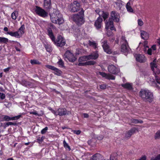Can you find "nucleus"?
Masks as SVG:
<instances>
[{
    "label": "nucleus",
    "mask_w": 160,
    "mask_h": 160,
    "mask_svg": "<svg viewBox=\"0 0 160 160\" xmlns=\"http://www.w3.org/2000/svg\"><path fill=\"white\" fill-rule=\"evenodd\" d=\"M139 94L142 99L145 102H151L153 100L154 97L152 93L148 89H141Z\"/></svg>",
    "instance_id": "f257e3e1"
},
{
    "label": "nucleus",
    "mask_w": 160,
    "mask_h": 160,
    "mask_svg": "<svg viewBox=\"0 0 160 160\" xmlns=\"http://www.w3.org/2000/svg\"><path fill=\"white\" fill-rule=\"evenodd\" d=\"M51 21L53 23L59 25L64 22L62 15L58 11H56L51 14H50Z\"/></svg>",
    "instance_id": "f03ea898"
},
{
    "label": "nucleus",
    "mask_w": 160,
    "mask_h": 160,
    "mask_svg": "<svg viewBox=\"0 0 160 160\" xmlns=\"http://www.w3.org/2000/svg\"><path fill=\"white\" fill-rule=\"evenodd\" d=\"M84 12V10L83 9H82L78 14H75L73 16V20L78 25H82L84 22L83 20Z\"/></svg>",
    "instance_id": "7ed1b4c3"
},
{
    "label": "nucleus",
    "mask_w": 160,
    "mask_h": 160,
    "mask_svg": "<svg viewBox=\"0 0 160 160\" xmlns=\"http://www.w3.org/2000/svg\"><path fill=\"white\" fill-rule=\"evenodd\" d=\"M80 4L78 1H75L71 3L70 5L69 9L72 12H76L79 10Z\"/></svg>",
    "instance_id": "20e7f679"
},
{
    "label": "nucleus",
    "mask_w": 160,
    "mask_h": 160,
    "mask_svg": "<svg viewBox=\"0 0 160 160\" xmlns=\"http://www.w3.org/2000/svg\"><path fill=\"white\" fill-rule=\"evenodd\" d=\"M35 11L38 15L42 17L45 18L48 16V13L45 10L39 7L36 6Z\"/></svg>",
    "instance_id": "39448f33"
},
{
    "label": "nucleus",
    "mask_w": 160,
    "mask_h": 160,
    "mask_svg": "<svg viewBox=\"0 0 160 160\" xmlns=\"http://www.w3.org/2000/svg\"><path fill=\"white\" fill-rule=\"evenodd\" d=\"M52 41L56 46L59 47H62L66 44L65 40L61 36L58 37L56 41L55 40V38Z\"/></svg>",
    "instance_id": "423d86ee"
},
{
    "label": "nucleus",
    "mask_w": 160,
    "mask_h": 160,
    "mask_svg": "<svg viewBox=\"0 0 160 160\" xmlns=\"http://www.w3.org/2000/svg\"><path fill=\"white\" fill-rule=\"evenodd\" d=\"M64 58L66 60L67 59L71 62H73L76 60V58L73 54L69 51H67L65 52Z\"/></svg>",
    "instance_id": "0eeeda50"
},
{
    "label": "nucleus",
    "mask_w": 160,
    "mask_h": 160,
    "mask_svg": "<svg viewBox=\"0 0 160 160\" xmlns=\"http://www.w3.org/2000/svg\"><path fill=\"white\" fill-rule=\"evenodd\" d=\"M108 70L110 73L115 75L117 74L120 72L119 69L113 65L108 66Z\"/></svg>",
    "instance_id": "6e6552de"
},
{
    "label": "nucleus",
    "mask_w": 160,
    "mask_h": 160,
    "mask_svg": "<svg viewBox=\"0 0 160 160\" xmlns=\"http://www.w3.org/2000/svg\"><path fill=\"white\" fill-rule=\"evenodd\" d=\"M119 16L118 13L115 11H112L111 12L110 17L109 18L110 20H111L113 21L118 22L119 20Z\"/></svg>",
    "instance_id": "1a4fd4ad"
},
{
    "label": "nucleus",
    "mask_w": 160,
    "mask_h": 160,
    "mask_svg": "<svg viewBox=\"0 0 160 160\" xmlns=\"http://www.w3.org/2000/svg\"><path fill=\"white\" fill-rule=\"evenodd\" d=\"M102 47L105 52L108 54H110L112 53L111 49L110 48L108 45L107 43V41L106 40H104L102 42Z\"/></svg>",
    "instance_id": "9d476101"
},
{
    "label": "nucleus",
    "mask_w": 160,
    "mask_h": 160,
    "mask_svg": "<svg viewBox=\"0 0 160 160\" xmlns=\"http://www.w3.org/2000/svg\"><path fill=\"white\" fill-rule=\"evenodd\" d=\"M58 115L60 116L68 115L70 113L69 111H67L65 108H59L58 110Z\"/></svg>",
    "instance_id": "9b49d317"
},
{
    "label": "nucleus",
    "mask_w": 160,
    "mask_h": 160,
    "mask_svg": "<svg viewBox=\"0 0 160 160\" xmlns=\"http://www.w3.org/2000/svg\"><path fill=\"white\" fill-rule=\"evenodd\" d=\"M136 60L140 63L144 62L146 60L144 56L142 54H136L134 55Z\"/></svg>",
    "instance_id": "f8f14e48"
},
{
    "label": "nucleus",
    "mask_w": 160,
    "mask_h": 160,
    "mask_svg": "<svg viewBox=\"0 0 160 160\" xmlns=\"http://www.w3.org/2000/svg\"><path fill=\"white\" fill-rule=\"evenodd\" d=\"M49 26L50 27L47 28V29L48 35L49 36L52 40L53 41L55 39V37L53 35L52 30V29L53 28V25L50 24Z\"/></svg>",
    "instance_id": "ddd939ff"
},
{
    "label": "nucleus",
    "mask_w": 160,
    "mask_h": 160,
    "mask_svg": "<svg viewBox=\"0 0 160 160\" xmlns=\"http://www.w3.org/2000/svg\"><path fill=\"white\" fill-rule=\"evenodd\" d=\"M43 7L46 10L51 9L52 8L51 0H44Z\"/></svg>",
    "instance_id": "4468645a"
},
{
    "label": "nucleus",
    "mask_w": 160,
    "mask_h": 160,
    "mask_svg": "<svg viewBox=\"0 0 160 160\" xmlns=\"http://www.w3.org/2000/svg\"><path fill=\"white\" fill-rule=\"evenodd\" d=\"M102 21V19L101 17H99L96 21L94 23V26L97 29H98L101 28Z\"/></svg>",
    "instance_id": "2eb2a0df"
},
{
    "label": "nucleus",
    "mask_w": 160,
    "mask_h": 160,
    "mask_svg": "<svg viewBox=\"0 0 160 160\" xmlns=\"http://www.w3.org/2000/svg\"><path fill=\"white\" fill-rule=\"evenodd\" d=\"M104 157L101 154L97 153L93 155L90 160H104Z\"/></svg>",
    "instance_id": "dca6fc26"
},
{
    "label": "nucleus",
    "mask_w": 160,
    "mask_h": 160,
    "mask_svg": "<svg viewBox=\"0 0 160 160\" xmlns=\"http://www.w3.org/2000/svg\"><path fill=\"white\" fill-rule=\"evenodd\" d=\"M99 74L103 77H105L106 78L108 79L114 80L115 77L110 74H107L104 72H99Z\"/></svg>",
    "instance_id": "f3484780"
},
{
    "label": "nucleus",
    "mask_w": 160,
    "mask_h": 160,
    "mask_svg": "<svg viewBox=\"0 0 160 160\" xmlns=\"http://www.w3.org/2000/svg\"><path fill=\"white\" fill-rule=\"evenodd\" d=\"M121 51L124 53L127 52L130 50L128 43L121 44Z\"/></svg>",
    "instance_id": "a211bd4d"
},
{
    "label": "nucleus",
    "mask_w": 160,
    "mask_h": 160,
    "mask_svg": "<svg viewBox=\"0 0 160 160\" xmlns=\"http://www.w3.org/2000/svg\"><path fill=\"white\" fill-rule=\"evenodd\" d=\"M136 130V128H132L125 133V137L127 138H130L131 135L135 132Z\"/></svg>",
    "instance_id": "6ab92c4d"
},
{
    "label": "nucleus",
    "mask_w": 160,
    "mask_h": 160,
    "mask_svg": "<svg viewBox=\"0 0 160 160\" xmlns=\"http://www.w3.org/2000/svg\"><path fill=\"white\" fill-rule=\"evenodd\" d=\"M20 118V115H18L16 116L11 117L7 115L4 116L3 119L6 121H9L11 120H17Z\"/></svg>",
    "instance_id": "aec40b11"
},
{
    "label": "nucleus",
    "mask_w": 160,
    "mask_h": 160,
    "mask_svg": "<svg viewBox=\"0 0 160 160\" xmlns=\"http://www.w3.org/2000/svg\"><path fill=\"white\" fill-rule=\"evenodd\" d=\"M141 35L142 38L144 40H147L149 38V34L144 31H141Z\"/></svg>",
    "instance_id": "412c9836"
},
{
    "label": "nucleus",
    "mask_w": 160,
    "mask_h": 160,
    "mask_svg": "<svg viewBox=\"0 0 160 160\" xmlns=\"http://www.w3.org/2000/svg\"><path fill=\"white\" fill-rule=\"evenodd\" d=\"M98 55L97 52H95L93 54L88 56V60L95 59L98 57Z\"/></svg>",
    "instance_id": "4be33fe9"
},
{
    "label": "nucleus",
    "mask_w": 160,
    "mask_h": 160,
    "mask_svg": "<svg viewBox=\"0 0 160 160\" xmlns=\"http://www.w3.org/2000/svg\"><path fill=\"white\" fill-rule=\"evenodd\" d=\"M108 15L109 13L108 12L102 11L100 12V13L99 14V17H101V16L105 20L108 18Z\"/></svg>",
    "instance_id": "5701e85b"
},
{
    "label": "nucleus",
    "mask_w": 160,
    "mask_h": 160,
    "mask_svg": "<svg viewBox=\"0 0 160 160\" xmlns=\"http://www.w3.org/2000/svg\"><path fill=\"white\" fill-rule=\"evenodd\" d=\"M6 34H9L12 37H14L16 38L19 37V34L18 32H7Z\"/></svg>",
    "instance_id": "b1692460"
},
{
    "label": "nucleus",
    "mask_w": 160,
    "mask_h": 160,
    "mask_svg": "<svg viewBox=\"0 0 160 160\" xmlns=\"http://www.w3.org/2000/svg\"><path fill=\"white\" fill-rule=\"evenodd\" d=\"M113 21L111 20H110V19L109 18L108 22H105L106 29L108 30L109 28V27L111 25H113Z\"/></svg>",
    "instance_id": "393cba45"
},
{
    "label": "nucleus",
    "mask_w": 160,
    "mask_h": 160,
    "mask_svg": "<svg viewBox=\"0 0 160 160\" xmlns=\"http://www.w3.org/2000/svg\"><path fill=\"white\" fill-rule=\"evenodd\" d=\"M121 86L124 88L128 90H131L132 89V85L130 83H126L125 84H122Z\"/></svg>",
    "instance_id": "a878e982"
},
{
    "label": "nucleus",
    "mask_w": 160,
    "mask_h": 160,
    "mask_svg": "<svg viewBox=\"0 0 160 160\" xmlns=\"http://www.w3.org/2000/svg\"><path fill=\"white\" fill-rule=\"evenodd\" d=\"M131 122L132 123H133L135 124L137 123H143V121L141 120H138L137 119H135L134 118H132L130 120Z\"/></svg>",
    "instance_id": "bb28decb"
},
{
    "label": "nucleus",
    "mask_w": 160,
    "mask_h": 160,
    "mask_svg": "<svg viewBox=\"0 0 160 160\" xmlns=\"http://www.w3.org/2000/svg\"><path fill=\"white\" fill-rule=\"evenodd\" d=\"M126 8L128 12H133V10L131 6V4L130 1L127 3Z\"/></svg>",
    "instance_id": "cd10ccee"
},
{
    "label": "nucleus",
    "mask_w": 160,
    "mask_h": 160,
    "mask_svg": "<svg viewBox=\"0 0 160 160\" xmlns=\"http://www.w3.org/2000/svg\"><path fill=\"white\" fill-rule=\"evenodd\" d=\"M8 41V39L7 38L0 37V43H7Z\"/></svg>",
    "instance_id": "c85d7f7f"
},
{
    "label": "nucleus",
    "mask_w": 160,
    "mask_h": 160,
    "mask_svg": "<svg viewBox=\"0 0 160 160\" xmlns=\"http://www.w3.org/2000/svg\"><path fill=\"white\" fill-rule=\"evenodd\" d=\"M89 44L90 46L96 49L97 48V44L95 41H89Z\"/></svg>",
    "instance_id": "c756f323"
},
{
    "label": "nucleus",
    "mask_w": 160,
    "mask_h": 160,
    "mask_svg": "<svg viewBox=\"0 0 160 160\" xmlns=\"http://www.w3.org/2000/svg\"><path fill=\"white\" fill-rule=\"evenodd\" d=\"M88 57V56H86L80 57L78 59L79 62H82L89 60Z\"/></svg>",
    "instance_id": "7c9ffc66"
},
{
    "label": "nucleus",
    "mask_w": 160,
    "mask_h": 160,
    "mask_svg": "<svg viewBox=\"0 0 160 160\" xmlns=\"http://www.w3.org/2000/svg\"><path fill=\"white\" fill-rule=\"evenodd\" d=\"M154 60H155L153 61V62L150 63V65L152 70L153 71V72H155V70L154 68H155L156 69H157V64L154 62Z\"/></svg>",
    "instance_id": "2f4dec72"
},
{
    "label": "nucleus",
    "mask_w": 160,
    "mask_h": 160,
    "mask_svg": "<svg viewBox=\"0 0 160 160\" xmlns=\"http://www.w3.org/2000/svg\"><path fill=\"white\" fill-rule=\"evenodd\" d=\"M44 46L47 52H50L52 51V48L50 45L48 44H45Z\"/></svg>",
    "instance_id": "473e14b6"
},
{
    "label": "nucleus",
    "mask_w": 160,
    "mask_h": 160,
    "mask_svg": "<svg viewBox=\"0 0 160 160\" xmlns=\"http://www.w3.org/2000/svg\"><path fill=\"white\" fill-rule=\"evenodd\" d=\"M30 63L32 64H40L41 63L36 60H31Z\"/></svg>",
    "instance_id": "72a5a7b5"
},
{
    "label": "nucleus",
    "mask_w": 160,
    "mask_h": 160,
    "mask_svg": "<svg viewBox=\"0 0 160 160\" xmlns=\"http://www.w3.org/2000/svg\"><path fill=\"white\" fill-rule=\"evenodd\" d=\"M55 72V74L58 75H60L62 73V72L60 70H59L58 68H55L54 70Z\"/></svg>",
    "instance_id": "f704fd0d"
},
{
    "label": "nucleus",
    "mask_w": 160,
    "mask_h": 160,
    "mask_svg": "<svg viewBox=\"0 0 160 160\" xmlns=\"http://www.w3.org/2000/svg\"><path fill=\"white\" fill-rule=\"evenodd\" d=\"M121 44H127L128 43V42L126 39L125 37L124 36H122L121 38Z\"/></svg>",
    "instance_id": "c9c22d12"
},
{
    "label": "nucleus",
    "mask_w": 160,
    "mask_h": 160,
    "mask_svg": "<svg viewBox=\"0 0 160 160\" xmlns=\"http://www.w3.org/2000/svg\"><path fill=\"white\" fill-rule=\"evenodd\" d=\"M63 144L64 147L66 148H68L69 151H70L71 150V148H70V147L68 144L66 143L65 141L64 140L63 141Z\"/></svg>",
    "instance_id": "e433bc0d"
},
{
    "label": "nucleus",
    "mask_w": 160,
    "mask_h": 160,
    "mask_svg": "<svg viewBox=\"0 0 160 160\" xmlns=\"http://www.w3.org/2000/svg\"><path fill=\"white\" fill-rule=\"evenodd\" d=\"M115 4L117 5V8L119 9H120L122 6V3L119 2H115Z\"/></svg>",
    "instance_id": "4c0bfd02"
},
{
    "label": "nucleus",
    "mask_w": 160,
    "mask_h": 160,
    "mask_svg": "<svg viewBox=\"0 0 160 160\" xmlns=\"http://www.w3.org/2000/svg\"><path fill=\"white\" fill-rule=\"evenodd\" d=\"M58 63L59 65V66L61 67H63L64 66V63L62 60L61 59H59L58 62Z\"/></svg>",
    "instance_id": "58836bf2"
},
{
    "label": "nucleus",
    "mask_w": 160,
    "mask_h": 160,
    "mask_svg": "<svg viewBox=\"0 0 160 160\" xmlns=\"http://www.w3.org/2000/svg\"><path fill=\"white\" fill-rule=\"evenodd\" d=\"M96 63L95 62L93 61H90L86 62V65H93L95 64Z\"/></svg>",
    "instance_id": "ea45409f"
},
{
    "label": "nucleus",
    "mask_w": 160,
    "mask_h": 160,
    "mask_svg": "<svg viewBox=\"0 0 160 160\" xmlns=\"http://www.w3.org/2000/svg\"><path fill=\"white\" fill-rule=\"evenodd\" d=\"M151 160H160V154L157 156L151 158Z\"/></svg>",
    "instance_id": "a19ab883"
},
{
    "label": "nucleus",
    "mask_w": 160,
    "mask_h": 160,
    "mask_svg": "<svg viewBox=\"0 0 160 160\" xmlns=\"http://www.w3.org/2000/svg\"><path fill=\"white\" fill-rule=\"evenodd\" d=\"M155 138L156 139L160 138V131H158L156 133L155 136Z\"/></svg>",
    "instance_id": "79ce46f5"
},
{
    "label": "nucleus",
    "mask_w": 160,
    "mask_h": 160,
    "mask_svg": "<svg viewBox=\"0 0 160 160\" xmlns=\"http://www.w3.org/2000/svg\"><path fill=\"white\" fill-rule=\"evenodd\" d=\"M48 128L47 127H45L41 131V133L42 134H45L48 130Z\"/></svg>",
    "instance_id": "37998d69"
},
{
    "label": "nucleus",
    "mask_w": 160,
    "mask_h": 160,
    "mask_svg": "<svg viewBox=\"0 0 160 160\" xmlns=\"http://www.w3.org/2000/svg\"><path fill=\"white\" fill-rule=\"evenodd\" d=\"M16 124V123H14L11 122H8L6 124V127H8L9 125H15Z\"/></svg>",
    "instance_id": "c03bdc74"
},
{
    "label": "nucleus",
    "mask_w": 160,
    "mask_h": 160,
    "mask_svg": "<svg viewBox=\"0 0 160 160\" xmlns=\"http://www.w3.org/2000/svg\"><path fill=\"white\" fill-rule=\"evenodd\" d=\"M25 29L24 25H23L21 27V34L24 33V30Z\"/></svg>",
    "instance_id": "a18cd8bd"
},
{
    "label": "nucleus",
    "mask_w": 160,
    "mask_h": 160,
    "mask_svg": "<svg viewBox=\"0 0 160 160\" xmlns=\"http://www.w3.org/2000/svg\"><path fill=\"white\" fill-rule=\"evenodd\" d=\"M46 67L48 68L54 70L55 67L51 65H46Z\"/></svg>",
    "instance_id": "49530a36"
},
{
    "label": "nucleus",
    "mask_w": 160,
    "mask_h": 160,
    "mask_svg": "<svg viewBox=\"0 0 160 160\" xmlns=\"http://www.w3.org/2000/svg\"><path fill=\"white\" fill-rule=\"evenodd\" d=\"M99 88L102 89H104L106 88V84H101L99 85Z\"/></svg>",
    "instance_id": "de8ad7c7"
},
{
    "label": "nucleus",
    "mask_w": 160,
    "mask_h": 160,
    "mask_svg": "<svg viewBox=\"0 0 160 160\" xmlns=\"http://www.w3.org/2000/svg\"><path fill=\"white\" fill-rule=\"evenodd\" d=\"M5 97V95L3 93L0 92V98L1 99H3Z\"/></svg>",
    "instance_id": "09e8293b"
},
{
    "label": "nucleus",
    "mask_w": 160,
    "mask_h": 160,
    "mask_svg": "<svg viewBox=\"0 0 160 160\" xmlns=\"http://www.w3.org/2000/svg\"><path fill=\"white\" fill-rule=\"evenodd\" d=\"M30 113L31 114H33V115H35L36 116H39V114L37 113V111H33L32 112H30Z\"/></svg>",
    "instance_id": "8fccbe9b"
},
{
    "label": "nucleus",
    "mask_w": 160,
    "mask_h": 160,
    "mask_svg": "<svg viewBox=\"0 0 160 160\" xmlns=\"http://www.w3.org/2000/svg\"><path fill=\"white\" fill-rule=\"evenodd\" d=\"M50 110L55 115H58V110L57 111H55L54 110L52 109V108H50Z\"/></svg>",
    "instance_id": "3c124183"
},
{
    "label": "nucleus",
    "mask_w": 160,
    "mask_h": 160,
    "mask_svg": "<svg viewBox=\"0 0 160 160\" xmlns=\"http://www.w3.org/2000/svg\"><path fill=\"white\" fill-rule=\"evenodd\" d=\"M138 24L140 26H142L143 24V22L140 19L138 20Z\"/></svg>",
    "instance_id": "603ef678"
},
{
    "label": "nucleus",
    "mask_w": 160,
    "mask_h": 160,
    "mask_svg": "<svg viewBox=\"0 0 160 160\" xmlns=\"http://www.w3.org/2000/svg\"><path fill=\"white\" fill-rule=\"evenodd\" d=\"M74 133L76 134L77 135H79L81 133V131L79 130H74L73 131Z\"/></svg>",
    "instance_id": "864d4df0"
},
{
    "label": "nucleus",
    "mask_w": 160,
    "mask_h": 160,
    "mask_svg": "<svg viewBox=\"0 0 160 160\" xmlns=\"http://www.w3.org/2000/svg\"><path fill=\"white\" fill-rule=\"evenodd\" d=\"M80 62L78 64V65L79 66H84L86 65V62Z\"/></svg>",
    "instance_id": "5fc2aeb1"
},
{
    "label": "nucleus",
    "mask_w": 160,
    "mask_h": 160,
    "mask_svg": "<svg viewBox=\"0 0 160 160\" xmlns=\"http://www.w3.org/2000/svg\"><path fill=\"white\" fill-rule=\"evenodd\" d=\"M12 18L13 19H15L16 18V15H15V13L14 12H13L12 14Z\"/></svg>",
    "instance_id": "6e6d98bb"
},
{
    "label": "nucleus",
    "mask_w": 160,
    "mask_h": 160,
    "mask_svg": "<svg viewBox=\"0 0 160 160\" xmlns=\"http://www.w3.org/2000/svg\"><path fill=\"white\" fill-rule=\"evenodd\" d=\"M148 53L151 55L152 54V49L151 48H149L148 50Z\"/></svg>",
    "instance_id": "4d7b16f0"
},
{
    "label": "nucleus",
    "mask_w": 160,
    "mask_h": 160,
    "mask_svg": "<svg viewBox=\"0 0 160 160\" xmlns=\"http://www.w3.org/2000/svg\"><path fill=\"white\" fill-rule=\"evenodd\" d=\"M27 82L26 81L24 80L22 81V82H21V83L23 85L26 86L27 85Z\"/></svg>",
    "instance_id": "13d9d810"
},
{
    "label": "nucleus",
    "mask_w": 160,
    "mask_h": 160,
    "mask_svg": "<svg viewBox=\"0 0 160 160\" xmlns=\"http://www.w3.org/2000/svg\"><path fill=\"white\" fill-rule=\"evenodd\" d=\"M110 160H116V158L115 157L112 155L111 156Z\"/></svg>",
    "instance_id": "bf43d9fd"
},
{
    "label": "nucleus",
    "mask_w": 160,
    "mask_h": 160,
    "mask_svg": "<svg viewBox=\"0 0 160 160\" xmlns=\"http://www.w3.org/2000/svg\"><path fill=\"white\" fill-rule=\"evenodd\" d=\"M11 68L10 67H8L7 68H5L3 70V71L5 72H8Z\"/></svg>",
    "instance_id": "052dcab7"
},
{
    "label": "nucleus",
    "mask_w": 160,
    "mask_h": 160,
    "mask_svg": "<svg viewBox=\"0 0 160 160\" xmlns=\"http://www.w3.org/2000/svg\"><path fill=\"white\" fill-rule=\"evenodd\" d=\"M111 30H115V29L114 28V27L113 26V25H111L110 27L109 28Z\"/></svg>",
    "instance_id": "680f3d73"
},
{
    "label": "nucleus",
    "mask_w": 160,
    "mask_h": 160,
    "mask_svg": "<svg viewBox=\"0 0 160 160\" xmlns=\"http://www.w3.org/2000/svg\"><path fill=\"white\" fill-rule=\"evenodd\" d=\"M37 140L38 142H42L43 141V139L42 138V137L41 138H38Z\"/></svg>",
    "instance_id": "e2e57ef3"
},
{
    "label": "nucleus",
    "mask_w": 160,
    "mask_h": 160,
    "mask_svg": "<svg viewBox=\"0 0 160 160\" xmlns=\"http://www.w3.org/2000/svg\"><path fill=\"white\" fill-rule=\"evenodd\" d=\"M137 160H146V157L145 156H143L140 159Z\"/></svg>",
    "instance_id": "0e129e2a"
},
{
    "label": "nucleus",
    "mask_w": 160,
    "mask_h": 160,
    "mask_svg": "<svg viewBox=\"0 0 160 160\" xmlns=\"http://www.w3.org/2000/svg\"><path fill=\"white\" fill-rule=\"evenodd\" d=\"M83 116L84 118H88L89 117V115L88 114L84 113L83 114Z\"/></svg>",
    "instance_id": "69168bd1"
},
{
    "label": "nucleus",
    "mask_w": 160,
    "mask_h": 160,
    "mask_svg": "<svg viewBox=\"0 0 160 160\" xmlns=\"http://www.w3.org/2000/svg\"><path fill=\"white\" fill-rule=\"evenodd\" d=\"M151 49H152H152L153 50H155L156 49V45H153Z\"/></svg>",
    "instance_id": "338daca9"
},
{
    "label": "nucleus",
    "mask_w": 160,
    "mask_h": 160,
    "mask_svg": "<svg viewBox=\"0 0 160 160\" xmlns=\"http://www.w3.org/2000/svg\"><path fill=\"white\" fill-rule=\"evenodd\" d=\"M101 11H100L99 9H97L95 10L96 12L99 15V14L100 13V12Z\"/></svg>",
    "instance_id": "774afa93"
}]
</instances>
